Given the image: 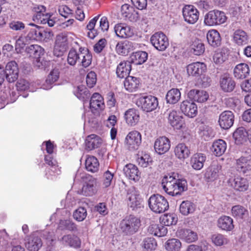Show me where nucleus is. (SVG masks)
<instances>
[{
    "label": "nucleus",
    "mask_w": 251,
    "mask_h": 251,
    "mask_svg": "<svg viewBox=\"0 0 251 251\" xmlns=\"http://www.w3.org/2000/svg\"><path fill=\"white\" fill-rule=\"evenodd\" d=\"M41 27L33 23L28 24L25 28V31L27 32L26 34L27 38L29 40L38 41Z\"/></svg>",
    "instance_id": "35"
},
{
    "label": "nucleus",
    "mask_w": 251,
    "mask_h": 251,
    "mask_svg": "<svg viewBox=\"0 0 251 251\" xmlns=\"http://www.w3.org/2000/svg\"><path fill=\"white\" fill-rule=\"evenodd\" d=\"M92 60V55L89 50L85 47H79L78 51L74 48L69 50L67 62L71 66H75L78 62L84 68L89 66Z\"/></svg>",
    "instance_id": "2"
},
{
    "label": "nucleus",
    "mask_w": 251,
    "mask_h": 251,
    "mask_svg": "<svg viewBox=\"0 0 251 251\" xmlns=\"http://www.w3.org/2000/svg\"><path fill=\"white\" fill-rule=\"evenodd\" d=\"M90 108L93 111L101 109L104 107L103 98L101 95H92L89 101Z\"/></svg>",
    "instance_id": "50"
},
{
    "label": "nucleus",
    "mask_w": 251,
    "mask_h": 251,
    "mask_svg": "<svg viewBox=\"0 0 251 251\" xmlns=\"http://www.w3.org/2000/svg\"><path fill=\"white\" fill-rule=\"evenodd\" d=\"M131 70V62L124 61L119 63L116 69V74L119 78H124L128 76Z\"/></svg>",
    "instance_id": "30"
},
{
    "label": "nucleus",
    "mask_w": 251,
    "mask_h": 251,
    "mask_svg": "<svg viewBox=\"0 0 251 251\" xmlns=\"http://www.w3.org/2000/svg\"><path fill=\"white\" fill-rule=\"evenodd\" d=\"M69 48L68 37L64 33L57 35L53 48V54L57 57L62 56Z\"/></svg>",
    "instance_id": "11"
},
{
    "label": "nucleus",
    "mask_w": 251,
    "mask_h": 251,
    "mask_svg": "<svg viewBox=\"0 0 251 251\" xmlns=\"http://www.w3.org/2000/svg\"><path fill=\"white\" fill-rule=\"evenodd\" d=\"M217 226L222 230L231 231L234 228L233 219L229 216H222L218 220Z\"/></svg>",
    "instance_id": "32"
},
{
    "label": "nucleus",
    "mask_w": 251,
    "mask_h": 251,
    "mask_svg": "<svg viewBox=\"0 0 251 251\" xmlns=\"http://www.w3.org/2000/svg\"><path fill=\"white\" fill-rule=\"evenodd\" d=\"M124 172L128 179L137 181L140 177V173L136 166L132 164H128L124 168Z\"/></svg>",
    "instance_id": "25"
},
{
    "label": "nucleus",
    "mask_w": 251,
    "mask_h": 251,
    "mask_svg": "<svg viewBox=\"0 0 251 251\" xmlns=\"http://www.w3.org/2000/svg\"><path fill=\"white\" fill-rule=\"evenodd\" d=\"M231 213L232 216L237 220H245L249 216L248 210L240 205L233 206L231 209Z\"/></svg>",
    "instance_id": "42"
},
{
    "label": "nucleus",
    "mask_w": 251,
    "mask_h": 251,
    "mask_svg": "<svg viewBox=\"0 0 251 251\" xmlns=\"http://www.w3.org/2000/svg\"><path fill=\"white\" fill-rule=\"evenodd\" d=\"M228 55L225 52V50H218L215 51L213 56V60L216 64H221L227 59Z\"/></svg>",
    "instance_id": "61"
},
{
    "label": "nucleus",
    "mask_w": 251,
    "mask_h": 251,
    "mask_svg": "<svg viewBox=\"0 0 251 251\" xmlns=\"http://www.w3.org/2000/svg\"><path fill=\"white\" fill-rule=\"evenodd\" d=\"M63 244L74 248H78L80 246L79 238L75 235L67 234L64 235L61 239Z\"/></svg>",
    "instance_id": "51"
},
{
    "label": "nucleus",
    "mask_w": 251,
    "mask_h": 251,
    "mask_svg": "<svg viewBox=\"0 0 251 251\" xmlns=\"http://www.w3.org/2000/svg\"><path fill=\"white\" fill-rule=\"evenodd\" d=\"M151 44L158 50L164 51L168 47V38L162 32H156L152 35L150 39Z\"/></svg>",
    "instance_id": "13"
},
{
    "label": "nucleus",
    "mask_w": 251,
    "mask_h": 251,
    "mask_svg": "<svg viewBox=\"0 0 251 251\" xmlns=\"http://www.w3.org/2000/svg\"><path fill=\"white\" fill-rule=\"evenodd\" d=\"M220 84L225 92H231L235 87V82L228 74H225L220 78Z\"/></svg>",
    "instance_id": "26"
},
{
    "label": "nucleus",
    "mask_w": 251,
    "mask_h": 251,
    "mask_svg": "<svg viewBox=\"0 0 251 251\" xmlns=\"http://www.w3.org/2000/svg\"><path fill=\"white\" fill-rule=\"evenodd\" d=\"M222 169L221 165L218 163H213L205 171L204 178L207 182H212L217 179Z\"/></svg>",
    "instance_id": "21"
},
{
    "label": "nucleus",
    "mask_w": 251,
    "mask_h": 251,
    "mask_svg": "<svg viewBox=\"0 0 251 251\" xmlns=\"http://www.w3.org/2000/svg\"><path fill=\"white\" fill-rule=\"evenodd\" d=\"M176 234L177 237L187 243H192L198 239L197 233L190 229H178L176 231Z\"/></svg>",
    "instance_id": "22"
},
{
    "label": "nucleus",
    "mask_w": 251,
    "mask_h": 251,
    "mask_svg": "<svg viewBox=\"0 0 251 251\" xmlns=\"http://www.w3.org/2000/svg\"><path fill=\"white\" fill-rule=\"evenodd\" d=\"M41 235L45 239L50 245L53 246L55 243V235L53 231L49 232L47 230L43 231Z\"/></svg>",
    "instance_id": "64"
},
{
    "label": "nucleus",
    "mask_w": 251,
    "mask_h": 251,
    "mask_svg": "<svg viewBox=\"0 0 251 251\" xmlns=\"http://www.w3.org/2000/svg\"><path fill=\"white\" fill-rule=\"evenodd\" d=\"M160 220L165 226H170L176 224L177 217L175 213L166 214L160 218Z\"/></svg>",
    "instance_id": "57"
},
{
    "label": "nucleus",
    "mask_w": 251,
    "mask_h": 251,
    "mask_svg": "<svg viewBox=\"0 0 251 251\" xmlns=\"http://www.w3.org/2000/svg\"><path fill=\"white\" fill-rule=\"evenodd\" d=\"M83 179L84 184L81 189V194L85 196H92L97 192V180L92 176L83 174L81 176Z\"/></svg>",
    "instance_id": "10"
},
{
    "label": "nucleus",
    "mask_w": 251,
    "mask_h": 251,
    "mask_svg": "<svg viewBox=\"0 0 251 251\" xmlns=\"http://www.w3.org/2000/svg\"><path fill=\"white\" fill-rule=\"evenodd\" d=\"M170 147V141L165 136L157 138L154 144V150L158 154H163L166 153L169 150Z\"/></svg>",
    "instance_id": "19"
},
{
    "label": "nucleus",
    "mask_w": 251,
    "mask_h": 251,
    "mask_svg": "<svg viewBox=\"0 0 251 251\" xmlns=\"http://www.w3.org/2000/svg\"><path fill=\"white\" fill-rule=\"evenodd\" d=\"M87 215L86 209L83 207H79L73 213V217L78 222H82L85 220Z\"/></svg>",
    "instance_id": "62"
},
{
    "label": "nucleus",
    "mask_w": 251,
    "mask_h": 251,
    "mask_svg": "<svg viewBox=\"0 0 251 251\" xmlns=\"http://www.w3.org/2000/svg\"><path fill=\"white\" fill-rule=\"evenodd\" d=\"M163 190L172 196L180 195L187 189V183L184 179H176L172 176H165L162 180Z\"/></svg>",
    "instance_id": "1"
},
{
    "label": "nucleus",
    "mask_w": 251,
    "mask_h": 251,
    "mask_svg": "<svg viewBox=\"0 0 251 251\" xmlns=\"http://www.w3.org/2000/svg\"><path fill=\"white\" fill-rule=\"evenodd\" d=\"M234 121V115L233 112L226 110L220 114L218 123L222 128L228 129L233 126Z\"/></svg>",
    "instance_id": "18"
},
{
    "label": "nucleus",
    "mask_w": 251,
    "mask_h": 251,
    "mask_svg": "<svg viewBox=\"0 0 251 251\" xmlns=\"http://www.w3.org/2000/svg\"><path fill=\"white\" fill-rule=\"evenodd\" d=\"M26 52L29 55L30 57L34 58L38 62L39 59L44 53V50L43 48L38 45H32L25 49Z\"/></svg>",
    "instance_id": "39"
},
{
    "label": "nucleus",
    "mask_w": 251,
    "mask_h": 251,
    "mask_svg": "<svg viewBox=\"0 0 251 251\" xmlns=\"http://www.w3.org/2000/svg\"><path fill=\"white\" fill-rule=\"evenodd\" d=\"M125 143L129 150H137L141 143V135L137 131L128 133L125 139Z\"/></svg>",
    "instance_id": "14"
},
{
    "label": "nucleus",
    "mask_w": 251,
    "mask_h": 251,
    "mask_svg": "<svg viewBox=\"0 0 251 251\" xmlns=\"http://www.w3.org/2000/svg\"><path fill=\"white\" fill-rule=\"evenodd\" d=\"M248 132L244 127H239L233 133V137L237 145H241L246 142L248 138Z\"/></svg>",
    "instance_id": "38"
},
{
    "label": "nucleus",
    "mask_w": 251,
    "mask_h": 251,
    "mask_svg": "<svg viewBox=\"0 0 251 251\" xmlns=\"http://www.w3.org/2000/svg\"><path fill=\"white\" fill-rule=\"evenodd\" d=\"M228 183L234 190L239 192L247 191L249 186L247 178L240 176H235L230 178L228 180Z\"/></svg>",
    "instance_id": "15"
},
{
    "label": "nucleus",
    "mask_w": 251,
    "mask_h": 251,
    "mask_svg": "<svg viewBox=\"0 0 251 251\" xmlns=\"http://www.w3.org/2000/svg\"><path fill=\"white\" fill-rule=\"evenodd\" d=\"M135 49V44L132 42L125 40L119 42L116 47L117 52L121 55H127Z\"/></svg>",
    "instance_id": "29"
},
{
    "label": "nucleus",
    "mask_w": 251,
    "mask_h": 251,
    "mask_svg": "<svg viewBox=\"0 0 251 251\" xmlns=\"http://www.w3.org/2000/svg\"><path fill=\"white\" fill-rule=\"evenodd\" d=\"M226 20L225 13L218 10L209 11L204 16V23L208 26H215L224 23Z\"/></svg>",
    "instance_id": "7"
},
{
    "label": "nucleus",
    "mask_w": 251,
    "mask_h": 251,
    "mask_svg": "<svg viewBox=\"0 0 251 251\" xmlns=\"http://www.w3.org/2000/svg\"><path fill=\"white\" fill-rule=\"evenodd\" d=\"M59 71L57 69H53L49 74L42 87L44 89L48 90L52 88V84L59 78Z\"/></svg>",
    "instance_id": "40"
},
{
    "label": "nucleus",
    "mask_w": 251,
    "mask_h": 251,
    "mask_svg": "<svg viewBox=\"0 0 251 251\" xmlns=\"http://www.w3.org/2000/svg\"><path fill=\"white\" fill-rule=\"evenodd\" d=\"M226 149V142L222 139H219L213 142L211 151L215 155L221 156L225 153Z\"/></svg>",
    "instance_id": "41"
},
{
    "label": "nucleus",
    "mask_w": 251,
    "mask_h": 251,
    "mask_svg": "<svg viewBox=\"0 0 251 251\" xmlns=\"http://www.w3.org/2000/svg\"><path fill=\"white\" fill-rule=\"evenodd\" d=\"M100 15L96 16L91 20L87 25L88 30V36L90 39H94L99 33L107 31L109 28V23L106 17H102L100 21L99 26L95 28L97 22L99 18Z\"/></svg>",
    "instance_id": "4"
},
{
    "label": "nucleus",
    "mask_w": 251,
    "mask_h": 251,
    "mask_svg": "<svg viewBox=\"0 0 251 251\" xmlns=\"http://www.w3.org/2000/svg\"><path fill=\"white\" fill-rule=\"evenodd\" d=\"M139 79L132 76L128 75L126 77L124 81V86L126 89L129 92L135 91L139 87Z\"/></svg>",
    "instance_id": "45"
},
{
    "label": "nucleus",
    "mask_w": 251,
    "mask_h": 251,
    "mask_svg": "<svg viewBox=\"0 0 251 251\" xmlns=\"http://www.w3.org/2000/svg\"><path fill=\"white\" fill-rule=\"evenodd\" d=\"M137 161L138 165L142 167L146 168L152 163V158L148 153H142L140 157H138Z\"/></svg>",
    "instance_id": "60"
},
{
    "label": "nucleus",
    "mask_w": 251,
    "mask_h": 251,
    "mask_svg": "<svg viewBox=\"0 0 251 251\" xmlns=\"http://www.w3.org/2000/svg\"><path fill=\"white\" fill-rule=\"evenodd\" d=\"M134 8L128 4H124L121 6V13L123 16L130 21H137L139 19L138 13L135 12L133 15L132 12Z\"/></svg>",
    "instance_id": "36"
},
{
    "label": "nucleus",
    "mask_w": 251,
    "mask_h": 251,
    "mask_svg": "<svg viewBox=\"0 0 251 251\" xmlns=\"http://www.w3.org/2000/svg\"><path fill=\"white\" fill-rule=\"evenodd\" d=\"M6 80L9 83L15 82L18 78L19 68L15 61L8 62L5 66Z\"/></svg>",
    "instance_id": "17"
},
{
    "label": "nucleus",
    "mask_w": 251,
    "mask_h": 251,
    "mask_svg": "<svg viewBox=\"0 0 251 251\" xmlns=\"http://www.w3.org/2000/svg\"><path fill=\"white\" fill-rule=\"evenodd\" d=\"M53 35V32L50 29L41 27L38 41L48 42L52 39Z\"/></svg>",
    "instance_id": "59"
},
{
    "label": "nucleus",
    "mask_w": 251,
    "mask_h": 251,
    "mask_svg": "<svg viewBox=\"0 0 251 251\" xmlns=\"http://www.w3.org/2000/svg\"><path fill=\"white\" fill-rule=\"evenodd\" d=\"M148 54L144 51H138L133 52L130 56V62L136 65H141L147 60Z\"/></svg>",
    "instance_id": "47"
},
{
    "label": "nucleus",
    "mask_w": 251,
    "mask_h": 251,
    "mask_svg": "<svg viewBox=\"0 0 251 251\" xmlns=\"http://www.w3.org/2000/svg\"><path fill=\"white\" fill-rule=\"evenodd\" d=\"M157 246L156 240L152 237L145 238L142 244L143 251H153L156 249Z\"/></svg>",
    "instance_id": "55"
},
{
    "label": "nucleus",
    "mask_w": 251,
    "mask_h": 251,
    "mask_svg": "<svg viewBox=\"0 0 251 251\" xmlns=\"http://www.w3.org/2000/svg\"><path fill=\"white\" fill-rule=\"evenodd\" d=\"M181 112L190 118L195 117L198 113L197 106L193 102L184 100L180 105Z\"/></svg>",
    "instance_id": "23"
},
{
    "label": "nucleus",
    "mask_w": 251,
    "mask_h": 251,
    "mask_svg": "<svg viewBox=\"0 0 251 251\" xmlns=\"http://www.w3.org/2000/svg\"><path fill=\"white\" fill-rule=\"evenodd\" d=\"M114 30L116 35L122 38L130 37L133 34L129 26H125L122 24L115 25Z\"/></svg>",
    "instance_id": "34"
},
{
    "label": "nucleus",
    "mask_w": 251,
    "mask_h": 251,
    "mask_svg": "<svg viewBox=\"0 0 251 251\" xmlns=\"http://www.w3.org/2000/svg\"><path fill=\"white\" fill-rule=\"evenodd\" d=\"M44 161L48 165L46 168L45 176L47 179L53 180L61 174V169L58 165L55 156L53 153L45 154Z\"/></svg>",
    "instance_id": "6"
},
{
    "label": "nucleus",
    "mask_w": 251,
    "mask_h": 251,
    "mask_svg": "<svg viewBox=\"0 0 251 251\" xmlns=\"http://www.w3.org/2000/svg\"><path fill=\"white\" fill-rule=\"evenodd\" d=\"M206 70V65L199 62L190 64L187 67V72L189 75L198 76L204 73Z\"/></svg>",
    "instance_id": "24"
},
{
    "label": "nucleus",
    "mask_w": 251,
    "mask_h": 251,
    "mask_svg": "<svg viewBox=\"0 0 251 251\" xmlns=\"http://www.w3.org/2000/svg\"><path fill=\"white\" fill-rule=\"evenodd\" d=\"M141 226L140 220L132 215L125 217L120 223V228L122 233L130 236L136 233Z\"/></svg>",
    "instance_id": "3"
},
{
    "label": "nucleus",
    "mask_w": 251,
    "mask_h": 251,
    "mask_svg": "<svg viewBox=\"0 0 251 251\" xmlns=\"http://www.w3.org/2000/svg\"><path fill=\"white\" fill-rule=\"evenodd\" d=\"M164 248L167 251H180L182 244L178 239L172 238L165 243Z\"/></svg>",
    "instance_id": "52"
},
{
    "label": "nucleus",
    "mask_w": 251,
    "mask_h": 251,
    "mask_svg": "<svg viewBox=\"0 0 251 251\" xmlns=\"http://www.w3.org/2000/svg\"><path fill=\"white\" fill-rule=\"evenodd\" d=\"M196 209V205L189 201H183L179 206L180 213L184 215L187 216L192 214Z\"/></svg>",
    "instance_id": "49"
},
{
    "label": "nucleus",
    "mask_w": 251,
    "mask_h": 251,
    "mask_svg": "<svg viewBox=\"0 0 251 251\" xmlns=\"http://www.w3.org/2000/svg\"><path fill=\"white\" fill-rule=\"evenodd\" d=\"M233 40L239 46L244 45L248 42V35L244 30L237 29L234 32Z\"/></svg>",
    "instance_id": "48"
},
{
    "label": "nucleus",
    "mask_w": 251,
    "mask_h": 251,
    "mask_svg": "<svg viewBox=\"0 0 251 251\" xmlns=\"http://www.w3.org/2000/svg\"><path fill=\"white\" fill-rule=\"evenodd\" d=\"M182 13L185 21L189 24L196 23L199 19V12L193 5H185L183 8Z\"/></svg>",
    "instance_id": "16"
},
{
    "label": "nucleus",
    "mask_w": 251,
    "mask_h": 251,
    "mask_svg": "<svg viewBox=\"0 0 251 251\" xmlns=\"http://www.w3.org/2000/svg\"><path fill=\"white\" fill-rule=\"evenodd\" d=\"M58 229L71 232H76L78 230L77 225L70 219L60 220L58 225Z\"/></svg>",
    "instance_id": "44"
},
{
    "label": "nucleus",
    "mask_w": 251,
    "mask_h": 251,
    "mask_svg": "<svg viewBox=\"0 0 251 251\" xmlns=\"http://www.w3.org/2000/svg\"><path fill=\"white\" fill-rule=\"evenodd\" d=\"M190 48L191 52L196 55L202 54L205 50L204 44L199 40H195L194 41Z\"/></svg>",
    "instance_id": "56"
},
{
    "label": "nucleus",
    "mask_w": 251,
    "mask_h": 251,
    "mask_svg": "<svg viewBox=\"0 0 251 251\" xmlns=\"http://www.w3.org/2000/svg\"><path fill=\"white\" fill-rule=\"evenodd\" d=\"M148 204L150 209L157 214L162 213L169 207L167 199L159 194L152 195L148 200Z\"/></svg>",
    "instance_id": "5"
},
{
    "label": "nucleus",
    "mask_w": 251,
    "mask_h": 251,
    "mask_svg": "<svg viewBox=\"0 0 251 251\" xmlns=\"http://www.w3.org/2000/svg\"><path fill=\"white\" fill-rule=\"evenodd\" d=\"M250 71L248 65L245 63H240L235 67L234 75L238 79L245 78L249 75Z\"/></svg>",
    "instance_id": "33"
},
{
    "label": "nucleus",
    "mask_w": 251,
    "mask_h": 251,
    "mask_svg": "<svg viewBox=\"0 0 251 251\" xmlns=\"http://www.w3.org/2000/svg\"><path fill=\"white\" fill-rule=\"evenodd\" d=\"M206 159V156L204 154L197 153L191 157L190 164L193 169L200 170L203 168Z\"/></svg>",
    "instance_id": "28"
},
{
    "label": "nucleus",
    "mask_w": 251,
    "mask_h": 251,
    "mask_svg": "<svg viewBox=\"0 0 251 251\" xmlns=\"http://www.w3.org/2000/svg\"><path fill=\"white\" fill-rule=\"evenodd\" d=\"M43 245L41 239L34 233L25 239V246L29 251H38Z\"/></svg>",
    "instance_id": "20"
},
{
    "label": "nucleus",
    "mask_w": 251,
    "mask_h": 251,
    "mask_svg": "<svg viewBox=\"0 0 251 251\" xmlns=\"http://www.w3.org/2000/svg\"><path fill=\"white\" fill-rule=\"evenodd\" d=\"M86 81L87 86L89 88H92L97 82L96 74L93 71L88 73L86 76Z\"/></svg>",
    "instance_id": "63"
},
{
    "label": "nucleus",
    "mask_w": 251,
    "mask_h": 251,
    "mask_svg": "<svg viewBox=\"0 0 251 251\" xmlns=\"http://www.w3.org/2000/svg\"><path fill=\"white\" fill-rule=\"evenodd\" d=\"M29 41V39L27 38L26 35L22 34L16 41L15 46L17 52H21Z\"/></svg>",
    "instance_id": "58"
},
{
    "label": "nucleus",
    "mask_w": 251,
    "mask_h": 251,
    "mask_svg": "<svg viewBox=\"0 0 251 251\" xmlns=\"http://www.w3.org/2000/svg\"><path fill=\"white\" fill-rule=\"evenodd\" d=\"M124 118L128 125L135 126L139 121V112L134 108H130L125 112Z\"/></svg>",
    "instance_id": "27"
},
{
    "label": "nucleus",
    "mask_w": 251,
    "mask_h": 251,
    "mask_svg": "<svg viewBox=\"0 0 251 251\" xmlns=\"http://www.w3.org/2000/svg\"><path fill=\"white\" fill-rule=\"evenodd\" d=\"M168 123L175 129H180L184 124L182 112L179 110L170 109L167 111Z\"/></svg>",
    "instance_id": "12"
},
{
    "label": "nucleus",
    "mask_w": 251,
    "mask_h": 251,
    "mask_svg": "<svg viewBox=\"0 0 251 251\" xmlns=\"http://www.w3.org/2000/svg\"><path fill=\"white\" fill-rule=\"evenodd\" d=\"M149 230L151 234L158 237L164 236L168 232L167 227L162 225H151L149 227Z\"/></svg>",
    "instance_id": "53"
},
{
    "label": "nucleus",
    "mask_w": 251,
    "mask_h": 251,
    "mask_svg": "<svg viewBox=\"0 0 251 251\" xmlns=\"http://www.w3.org/2000/svg\"><path fill=\"white\" fill-rule=\"evenodd\" d=\"M85 165L86 169L88 172L95 173L99 170L100 164L96 157L89 155L85 160Z\"/></svg>",
    "instance_id": "46"
},
{
    "label": "nucleus",
    "mask_w": 251,
    "mask_h": 251,
    "mask_svg": "<svg viewBox=\"0 0 251 251\" xmlns=\"http://www.w3.org/2000/svg\"><path fill=\"white\" fill-rule=\"evenodd\" d=\"M126 200L128 206L132 210H137L142 206V200L139 193L134 187L127 190Z\"/></svg>",
    "instance_id": "9"
},
{
    "label": "nucleus",
    "mask_w": 251,
    "mask_h": 251,
    "mask_svg": "<svg viewBox=\"0 0 251 251\" xmlns=\"http://www.w3.org/2000/svg\"><path fill=\"white\" fill-rule=\"evenodd\" d=\"M101 139L98 135L91 134L88 136L85 139V147L88 150H92L98 148L101 144Z\"/></svg>",
    "instance_id": "37"
},
{
    "label": "nucleus",
    "mask_w": 251,
    "mask_h": 251,
    "mask_svg": "<svg viewBox=\"0 0 251 251\" xmlns=\"http://www.w3.org/2000/svg\"><path fill=\"white\" fill-rule=\"evenodd\" d=\"M174 152L178 159L183 160L189 156L190 150L184 143H179L176 146Z\"/></svg>",
    "instance_id": "31"
},
{
    "label": "nucleus",
    "mask_w": 251,
    "mask_h": 251,
    "mask_svg": "<svg viewBox=\"0 0 251 251\" xmlns=\"http://www.w3.org/2000/svg\"><path fill=\"white\" fill-rule=\"evenodd\" d=\"M135 103L143 111L149 112L156 108L158 105L157 99L152 95H147L136 100Z\"/></svg>",
    "instance_id": "8"
},
{
    "label": "nucleus",
    "mask_w": 251,
    "mask_h": 251,
    "mask_svg": "<svg viewBox=\"0 0 251 251\" xmlns=\"http://www.w3.org/2000/svg\"><path fill=\"white\" fill-rule=\"evenodd\" d=\"M207 40L209 44L213 47H217L221 45V36L216 30H210L207 32Z\"/></svg>",
    "instance_id": "43"
},
{
    "label": "nucleus",
    "mask_w": 251,
    "mask_h": 251,
    "mask_svg": "<svg viewBox=\"0 0 251 251\" xmlns=\"http://www.w3.org/2000/svg\"><path fill=\"white\" fill-rule=\"evenodd\" d=\"M211 240L212 243L216 246H224L227 245L229 242L227 236L220 233H215L212 235Z\"/></svg>",
    "instance_id": "54"
}]
</instances>
